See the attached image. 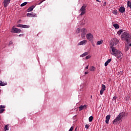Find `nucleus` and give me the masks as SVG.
<instances>
[{"label": "nucleus", "instance_id": "6ab92c4d", "mask_svg": "<svg viewBox=\"0 0 131 131\" xmlns=\"http://www.w3.org/2000/svg\"><path fill=\"white\" fill-rule=\"evenodd\" d=\"M129 46L128 45H126L125 47V52H127V51H128V50H129Z\"/></svg>", "mask_w": 131, "mask_h": 131}, {"label": "nucleus", "instance_id": "5fc2aeb1", "mask_svg": "<svg viewBox=\"0 0 131 131\" xmlns=\"http://www.w3.org/2000/svg\"><path fill=\"white\" fill-rule=\"evenodd\" d=\"M118 74H120V73H119V72H118Z\"/></svg>", "mask_w": 131, "mask_h": 131}, {"label": "nucleus", "instance_id": "e433bc0d", "mask_svg": "<svg viewBox=\"0 0 131 131\" xmlns=\"http://www.w3.org/2000/svg\"><path fill=\"white\" fill-rule=\"evenodd\" d=\"M22 26H23V25H21V24H18V25L16 26L17 27H20L21 28H22Z\"/></svg>", "mask_w": 131, "mask_h": 131}, {"label": "nucleus", "instance_id": "58836bf2", "mask_svg": "<svg viewBox=\"0 0 131 131\" xmlns=\"http://www.w3.org/2000/svg\"><path fill=\"white\" fill-rule=\"evenodd\" d=\"M114 40H116V45H117V43L118 42H119V41H118V40L117 39H116V38L114 39Z\"/></svg>", "mask_w": 131, "mask_h": 131}, {"label": "nucleus", "instance_id": "4be33fe9", "mask_svg": "<svg viewBox=\"0 0 131 131\" xmlns=\"http://www.w3.org/2000/svg\"><path fill=\"white\" fill-rule=\"evenodd\" d=\"M93 119H94V117L93 116H90L89 118V122H92V121H93Z\"/></svg>", "mask_w": 131, "mask_h": 131}, {"label": "nucleus", "instance_id": "8fccbe9b", "mask_svg": "<svg viewBox=\"0 0 131 131\" xmlns=\"http://www.w3.org/2000/svg\"><path fill=\"white\" fill-rule=\"evenodd\" d=\"M85 23H82V25H84Z\"/></svg>", "mask_w": 131, "mask_h": 131}, {"label": "nucleus", "instance_id": "2f4dec72", "mask_svg": "<svg viewBox=\"0 0 131 131\" xmlns=\"http://www.w3.org/2000/svg\"><path fill=\"white\" fill-rule=\"evenodd\" d=\"M6 108V106L5 105H0V109H5Z\"/></svg>", "mask_w": 131, "mask_h": 131}, {"label": "nucleus", "instance_id": "7ed1b4c3", "mask_svg": "<svg viewBox=\"0 0 131 131\" xmlns=\"http://www.w3.org/2000/svg\"><path fill=\"white\" fill-rule=\"evenodd\" d=\"M130 37V35L126 32H124L121 36V38L125 39L126 41H128Z\"/></svg>", "mask_w": 131, "mask_h": 131}, {"label": "nucleus", "instance_id": "5701e85b", "mask_svg": "<svg viewBox=\"0 0 131 131\" xmlns=\"http://www.w3.org/2000/svg\"><path fill=\"white\" fill-rule=\"evenodd\" d=\"M1 84H3V85H1V86H4V85H7V82H3L2 81H1Z\"/></svg>", "mask_w": 131, "mask_h": 131}, {"label": "nucleus", "instance_id": "f8f14e48", "mask_svg": "<svg viewBox=\"0 0 131 131\" xmlns=\"http://www.w3.org/2000/svg\"><path fill=\"white\" fill-rule=\"evenodd\" d=\"M119 11L120 13H124V12H125V8H124V7L121 6L119 8Z\"/></svg>", "mask_w": 131, "mask_h": 131}, {"label": "nucleus", "instance_id": "39448f33", "mask_svg": "<svg viewBox=\"0 0 131 131\" xmlns=\"http://www.w3.org/2000/svg\"><path fill=\"white\" fill-rule=\"evenodd\" d=\"M12 30V32H13L14 33H20V32H21V29H18L17 28L13 27Z\"/></svg>", "mask_w": 131, "mask_h": 131}, {"label": "nucleus", "instance_id": "a19ab883", "mask_svg": "<svg viewBox=\"0 0 131 131\" xmlns=\"http://www.w3.org/2000/svg\"><path fill=\"white\" fill-rule=\"evenodd\" d=\"M13 43V41H9V46L12 45Z\"/></svg>", "mask_w": 131, "mask_h": 131}, {"label": "nucleus", "instance_id": "ea45409f", "mask_svg": "<svg viewBox=\"0 0 131 131\" xmlns=\"http://www.w3.org/2000/svg\"><path fill=\"white\" fill-rule=\"evenodd\" d=\"M73 126H72L71 128H70V129H69V131H72V130H73Z\"/></svg>", "mask_w": 131, "mask_h": 131}, {"label": "nucleus", "instance_id": "6e6552de", "mask_svg": "<svg viewBox=\"0 0 131 131\" xmlns=\"http://www.w3.org/2000/svg\"><path fill=\"white\" fill-rule=\"evenodd\" d=\"M10 2H11V0H4L3 4L5 8H7V7H8L10 4Z\"/></svg>", "mask_w": 131, "mask_h": 131}, {"label": "nucleus", "instance_id": "a211bd4d", "mask_svg": "<svg viewBox=\"0 0 131 131\" xmlns=\"http://www.w3.org/2000/svg\"><path fill=\"white\" fill-rule=\"evenodd\" d=\"M113 26L115 27V29H118V28H119V25L117 24H114Z\"/></svg>", "mask_w": 131, "mask_h": 131}, {"label": "nucleus", "instance_id": "0eeeda50", "mask_svg": "<svg viewBox=\"0 0 131 131\" xmlns=\"http://www.w3.org/2000/svg\"><path fill=\"white\" fill-rule=\"evenodd\" d=\"M27 17H37V14L33 12L28 13L27 14Z\"/></svg>", "mask_w": 131, "mask_h": 131}, {"label": "nucleus", "instance_id": "f03ea898", "mask_svg": "<svg viewBox=\"0 0 131 131\" xmlns=\"http://www.w3.org/2000/svg\"><path fill=\"white\" fill-rule=\"evenodd\" d=\"M126 116H127V113L123 112L120 113L113 121V124H116V122H118V121H119V120H121L122 118H125Z\"/></svg>", "mask_w": 131, "mask_h": 131}, {"label": "nucleus", "instance_id": "2eb2a0df", "mask_svg": "<svg viewBox=\"0 0 131 131\" xmlns=\"http://www.w3.org/2000/svg\"><path fill=\"white\" fill-rule=\"evenodd\" d=\"M111 61H112V59L110 58V59H108L107 61H106L105 63H104V66H107L108 64H109V63H110V62H111Z\"/></svg>", "mask_w": 131, "mask_h": 131}, {"label": "nucleus", "instance_id": "864d4df0", "mask_svg": "<svg viewBox=\"0 0 131 131\" xmlns=\"http://www.w3.org/2000/svg\"><path fill=\"white\" fill-rule=\"evenodd\" d=\"M21 35H22L21 34H20V35H19V36H21Z\"/></svg>", "mask_w": 131, "mask_h": 131}, {"label": "nucleus", "instance_id": "b1692460", "mask_svg": "<svg viewBox=\"0 0 131 131\" xmlns=\"http://www.w3.org/2000/svg\"><path fill=\"white\" fill-rule=\"evenodd\" d=\"M22 28H29V26L26 25H23Z\"/></svg>", "mask_w": 131, "mask_h": 131}, {"label": "nucleus", "instance_id": "f257e3e1", "mask_svg": "<svg viewBox=\"0 0 131 131\" xmlns=\"http://www.w3.org/2000/svg\"><path fill=\"white\" fill-rule=\"evenodd\" d=\"M111 48L112 49V51L113 53H112L113 56H115L116 58H118V59H121L122 58V56H123V54L121 52L119 51L117 49H116L113 46H111Z\"/></svg>", "mask_w": 131, "mask_h": 131}, {"label": "nucleus", "instance_id": "423d86ee", "mask_svg": "<svg viewBox=\"0 0 131 131\" xmlns=\"http://www.w3.org/2000/svg\"><path fill=\"white\" fill-rule=\"evenodd\" d=\"M86 36L87 39H89V40H90V41H91V40H93V38L94 37V36H93V34L91 33H89L86 34Z\"/></svg>", "mask_w": 131, "mask_h": 131}, {"label": "nucleus", "instance_id": "20e7f679", "mask_svg": "<svg viewBox=\"0 0 131 131\" xmlns=\"http://www.w3.org/2000/svg\"><path fill=\"white\" fill-rule=\"evenodd\" d=\"M85 8H86V6L85 5H83L82 7L81 8L80 11L81 13L80 14V16H83V15H84L85 13Z\"/></svg>", "mask_w": 131, "mask_h": 131}, {"label": "nucleus", "instance_id": "ddd939ff", "mask_svg": "<svg viewBox=\"0 0 131 131\" xmlns=\"http://www.w3.org/2000/svg\"><path fill=\"white\" fill-rule=\"evenodd\" d=\"M35 8V6L32 5L31 7H30L28 9H27V12H32L33 11V9Z\"/></svg>", "mask_w": 131, "mask_h": 131}, {"label": "nucleus", "instance_id": "a18cd8bd", "mask_svg": "<svg viewBox=\"0 0 131 131\" xmlns=\"http://www.w3.org/2000/svg\"><path fill=\"white\" fill-rule=\"evenodd\" d=\"M85 69H89V66L85 67Z\"/></svg>", "mask_w": 131, "mask_h": 131}, {"label": "nucleus", "instance_id": "3c124183", "mask_svg": "<svg viewBox=\"0 0 131 131\" xmlns=\"http://www.w3.org/2000/svg\"><path fill=\"white\" fill-rule=\"evenodd\" d=\"M77 129V128H76L75 129V131H76Z\"/></svg>", "mask_w": 131, "mask_h": 131}, {"label": "nucleus", "instance_id": "dca6fc26", "mask_svg": "<svg viewBox=\"0 0 131 131\" xmlns=\"http://www.w3.org/2000/svg\"><path fill=\"white\" fill-rule=\"evenodd\" d=\"M88 55H89V53L88 52H84L83 54L81 55L80 56V57L81 58H82L83 57H85V56H88Z\"/></svg>", "mask_w": 131, "mask_h": 131}, {"label": "nucleus", "instance_id": "37998d69", "mask_svg": "<svg viewBox=\"0 0 131 131\" xmlns=\"http://www.w3.org/2000/svg\"><path fill=\"white\" fill-rule=\"evenodd\" d=\"M88 74H89L88 72H85V73H84V74H85V75Z\"/></svg>", "mask_w": 131, "mask_h": 131}, {"label": "nucleus", "instance_id": "bb28decb", "mask_svg": "<svg viewBox=\"0 0 131 131\" xmlns=\"http://www.w3.org/2000/svg\"><path fill=\"white\" fill-rule=\"evenodd\" d=\"M102 43H103V40L98 41L97 42V45H102Z\"/></svg>", "mask_w": 131, "mask_h": 131}, {"label": "nucleus", "instance_id": "09e8293b", "mask_svg": "<svg viewBox=\"0 0 131 131\" xmlns=\"http://www.w3.org/2000/svg\"><path fill=\"white\" fill-rule=\"evenodd\" d=\"M0 85L2 86L3 85V84H2V83H0Z\"/></svg>", "mask_w": 131, "mask_h": 131}, {"label": "nucleus", "instance_id": "72a5a7b5", "mask_svg": "<svg viewBox=\"0 0 131 131\" xmlns=\"http://www.w3.org/2000/svg\"><path fill=\"white\" fill-rule=\"evenodd\" d=\"M85 127V128H86V129H89V128H90V126L89 125V124H86Z\"/></svg>", "mask_w": 131, "mask_h": 131}, {"label": "nucleus", "instance_id": "6e6d98bb", "mask_svg": "<svg viewBox=\"0 0 131 131\" xmlns=\"http://www.w3.org/2000/svg\"><path fill=\"white\" fill-rule=\"evenodd\" d=\"M92 97V96H91V98Z\"/></svg>", "mask_w": 131, "mask_h": 131}, {"label": "nucleus", "instance_id": "aec40b11", "mask_svg": "<svg viewBox=\"0 0 131 131\" xmlns=\"http://www.w3.org/2000/svg\"><path fill=\"white\" fill-rule=\"evenodd\" d=\"M127 8H130V9H131V2L129 1L127 2Z\"/></svg>", "mask_w": 131, "mask_h": 131}, {"label": "nucleus", "instance_id": "c85d7f7f", "mask_svg": "<svg viewBox=\"0 0 131 131\" xmlns=\"http://www.w3.org/2000/svg\"><path fill=\"white\" fill-rule=\"evenodd\" d=\"M90 71H95V67L94 66L91 67L90 68Z\"/></svg>", "mask_w": 131, "mask_h": 131}, {"label": "nucleus", "instance_id": "412c9836", "mask_svg": "<svg viewBox=\"0 0 131 131\" xmlns=\"http://www.w3.org/2000/svg\"><path fill=\"white\" fill-rule=\"evenodd\" d=\"M101 90L106 91V86L104 84H102L101 86Z\"/></svg>", "mask_w": 131, "mask_h": 131}, {"label": "nucleus", "instance_id": "473e14b6", "mask_svg": "<svg viewBox=\"0 0 131 131\" xmlns=\"http://www.w3.org/2000/svg\"><path fill=\"white\" fill-rule=\"evenodd\" d=\"M113 13L114 14V15H117L118 11L117 10H114Z\"/></svg>", "mask_w": 131, "mask_h": 131}, {"label": "nucleus", "instance_id": "a878e982", "mask_svg": "<svg viewBox=\"0 0 131 131\" xmlns=\"http://www.w3.org/2000/svg\"><path fill=\"white\" fill-rule=\"evenodd\" d=\"M123 31V30H120L119 31H118L117 34H118V35H120V34H121V33H122Z\"/></svg>", "mask_w": 131, "mask_h": 131}, {"label": "nucleus", "instance_id": "9d476101", "mask_svg": "<svg viewBox=\"0 0 131 131\" xmlns=\"http://www.w3.org/2000/svg\"><path fill=\"white\" fill-rule=\"evenodd\" d=\"M86 105H80L79 107V111H81V110H85L86 109Z\"/></svg>", "mask_w": 131, "mask_h": 131}, {"label": "nucleus", "instance_id": "c756f323", "mask_svg": "<svg viewBox=\"0 0 131 131\" xmlns=\"http://www.w3.org/2000/svg\"><path fill=\"white\" fill-rule=\"evenodd\" d=\"M117 99V96H114L113 98V101H115V102H116Z\"/></svg>", "mask_w": 131, "mask_h": 131}, {"label": "nucleus", "instance_id": "1a4fd4ad", "mask_svg": "<svg viewBox=\"0 0 131 131\" xmlns=\"http://www.w3.org/2000/svg\"><path fill=\"white\" fill-rule=\"evenodd\" d=\"M88 41L86 40H83L78 43V46H84Z\"/></svg>", "mask_w": 131, "mask_h": 131}, {"label": "nucleus", "instance_id": "4468645a", "mask_svg": "<svg viewBox=\"0 0 131 131\" xmlns=\"http://www.w3.org/2000/svg\"><path fill=\"white\" fill-rule=\"evenodd\" d=\"M81 34H84L85 35L86 34V29L84 28H82L81 30Z\"/></svg>", "mask_w": 131, "mask_h": 131}, {"label": "nucleus", "instance_id": "c9c22d12", "mask_svg": "<svg viewBox=\"0 0 131 131\" xmlns=\"http://www.w3.org/2000/svg\"><path fill=\"white\" fill-rule=\"evenodd\" d=\"M4 111H5V109H2L0 110V114H2V113H4Z\"/></svg>", "mask_w": 131, "mask_h": 131}, {"label": "nucleus", "instance_id": "4c0bfd02", "mask_svg": "<svg viewBox=\"0 0 131 131\" xmlns=\"http://www.w3.org/2000/svg\"><path fill=\"white\" fill-rule=\"evenodd\" d=\"M90 58H91V55H88L85 57L86 60H88V59H90Z\"/></svg>", "mask_w": 131, "mask_h": 131}, {"label": "nucleus", "instance_id": "cd10ccee", "mask_svg": "<svg viewBox=\"0 0 131 131\" xmlns=\"http://www.w3.org/2000/svg\"><path fill=\"white\" fill-rule=\"evenodd\" d=\"M27 2H25L20 5V7H24V6H26L27 5Z\"/></svg>", "mask_w": 131, "mask_h": 131}, {"label": "nucleus", "instance_id": "603ef678", "mask_svg": "<svg viewBox=\"0 0 131 131\" xmlns=\"http://www.w3.org/2000/svg\"><path fill=\"white\" fill-rule=\"evenodd\" d=\"M129 47H131V43L129 44Z\"/></svg>", "mask_w": 131, "mask_h": 131}, {"label": "nucleus", "instance_id": "393cba45", "mask_svg": "<svg viewBox=\"0 0 131 131\" xmlns=\"http://www.w3.org/2000/svg\"><path fill=\"white\" fill-rule=\"evenodd\" d=\"M80 31H81V30L80 28H77L76 31V33H80Z\"/></svg>", "mask_w": 131, "mask_h": 131}, {"label": "nucleus", "instance_id": "9b49d317", "mask_svg": "<svg viewBox=\"0 0 131 131\" xmlns=\"http://www.w3.org/2000/svg\"><path fill=\"white\" fill-rule=\"evenodd\" d=\"M111 117V116H110V115H108L106 116L105 123H106L107 124L109 123V120H110Z\"/></svg>", "mask_w": 131, "mask_h": 131}, {"label": "nucleus", "instance_id": "de8ad7c7", "mask_svg": "<svg viewBox=\"0 0 131 131\" xmlns=\"http://www.w3.org/2000/svg\"><path fill=\"white\" fill-rule=\"evenodd\" d=\"M103 6H106V2H104V3Z\"/></svg>", "mask_w": 131, "mask_h": 131}, {"label": "nucleus", "instance_id": "79ce46f5", "mask_svg": "<svg viewBox=\"0 0 131 131\" xmlns=\"http://www.w3.org/2000/svg\"><path fill=\"white\" fill-rule=\"evenodd\" d=\"M45 0H43L41 2H40L38 4V5H40V4H41L43 2H45Z\"/></svg>", "mask_w": 131, "mask_h": 131}, {"label": "nucleus", "instance_id": "f3484780", "mask_svg": "<svg viewBox=\"0 0 131 131\" xmlns=\"http://www.w3.org/2000/svg\"><path fill=\"white\" fill-rule=\"evenodd\" d=\"M8 127H9V124L6 125L4 127V130L5 131L9 130V129H10V128Z\"/></svg>", "mask_w": 131, "mask_h": 131}, {"label": "nucleus", "instance_id": "f704fd0d", "mask_svg": "<svg viewBox=\"0 0 131 131\" xmlns=\"http://www.w3.org/2000/svg\"><path fill=\"white\" fill-rule=\"evenodd\" d=\"M104 91H105V90H103L101 89V90H100V95H102V94H103Z\"/></svg>", "mask_w": 131, "mask_h": 131}, {"label": "nucleus", "instance_id": "c03bdc74", "mask_svg": "<svg viewBox=\"0 0 131 131\" xmlns=\"http://www.w3.org/2000/svg\"><path fill=\"white\" fill-rule=\"evenodd\" d=\"M129 98V97H126V101H127V100H128Z\"/></svg>", "mask_w": 131, "mask_h": 131}, {"label": "nucleus", "instance_id": "7c9ffc66", "mask_svg": "<svg viewBox=\"0 0 131 131\" xmlns=\"http://www.w3.org/2000/svg\"><path fill=\"white\" fill-rule=\"evenodd\" d=\"M81 38H82V39H84V38L85 37V35L81 34Z\"/></svg>", "mask_w": 131, "mask_h": 131}, {"label": "nucleus", "instance_id": "49530a36", "mask_svg": "<svg viewBox=\"0 0 131 131\" xmlns=\"http://www.w3.org/2000/svg\"><path fill=\"white\" fill-rule=\"evenodd\" d=\"M96 2H98V3H101V2L99 0H96Z\"/></svg>", "mask_w": 131, "mask_h": 131}]
</instances>
